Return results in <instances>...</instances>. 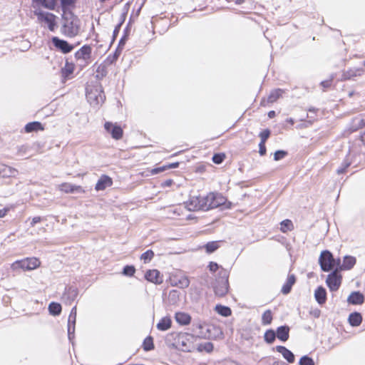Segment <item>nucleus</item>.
Segmentation results:
<instances>
[{
	"mask_svg": "<svg viewBox=\"0 0 365 365\" xmlns=\"http://www.w3.org/2000/svg\"><path fill=\"white\" fill-rule=\"evenodd\" d=\"M185 207L189 211H196L200 210L199 196L190 197L185 203Z\"/></svg>",
	"mask_w": 365,
	"mask_h": 365,
	"instance_id": "20",
	"label": "nucleus"
},
{
	"mask_svg": "<svg viewBox=\"0 0 365 365\" xmlns=\"http://www.w3.org/2000/svg\"><path fill=\"white\" fill-rule=\"evenodd\" d=\"M135 272V268L133 265H126L123 267V274L128 277H132Z\"/></svg>",
	"mask_w": 365,
	"mask_h": 365,
	"instance_id": "47",
	"label": "nucleus"
},
{
	"mask_svg": "<svg viewBox=\"0 0 365 365\" xmlns=\"http://www.w3.org/2000/svg\"><path fill=\"white\" fill-rule=\"evenodd\" d=\"M296 282V277L294 274H290L288 276L287 279L284 284L282 287V293L284 294H287L291 292L292 286Z\"/></svg>",
	"mask_w": 365,
	"mask_h": 365,
	"instance_id": "23",
	"label": "nucleus"
},
{
	"mask_svg": "<svg viewBox=\"0 0 365 365\" xmlns=\"http://www.w3.org/2000/svg\"><path fill=\"white\" fill-rule=\"evenodd\" d=\"M121 25H122V23H120V24H118V25L115 26V29L113 30V38H115L118 36V33L120 31Z\"/></svg>",
	"mask_w": 365,
	"mask_h": 365,
	"instance_id": "59",
	"label": "nucleus"
},
{
	"mask_svg": "<svg viewBox=\"0 0 365 365\" xmlns=\"http://www.w3.org/2000/svg\"><path fill=\"white\" fill-rule=\"evenodd\" d=\"M178 166H179V163L176 162V163H170V164L167 165L166 168H176Z\"/></svg>",
	"mask_w": 365,
	"mask_h": 365,
	"instance_id": "64",
	"label": "nucleus"
},
{
	"mask_svg": "<svg viewBox=\"0 0 365 365\" xmlns=\"http://www.w3.org/2000/svg\"><path fill=\"white\" fill-rule=\"evenodd\" d=\"M276 337L275 331L273 329L267 330L264 335V341L269 344H272L275 341Z\"/></svg>",
	"mask_w": 365,
	"mask_h": 365,
	"instance_id": "39",
	"label": "nucleus"
},
{
	"mask_svg": "<svg viewBox=\"0 0 365 365\" xmlns=\"http://www.w3.org/2000/svg\"><path fill=\"white\" fill-rule=\"evenodd\" d=\"M272 314L271 310H266L262 316V324L263 325H269L272 323Z\"/></svg>",
	"mask_w": 365,
	"mask_h": 365,
	"instance_id": "40",
	"label": "nucleus"
},
{
	"mask_svg": "<svg viewBox=\"0 0 365 365\" xmlns=\"http://www.w3.org/2000/svg\"><path fill=\"white\" fill-rule=\"evenodd\" d=\"M222 243H223V241H212L205 245L204 247L206 252L210 254L220 248Z\"/></svg>",
	"mask_w": 365,
	"mask_h": 365,
	"instance_id": "32",
	"label": "nucleus"
},
{
	"mask_svg": "<svg viewBox=\"0 0 365 365\" xmlns=\"http://www.w3.org/2000/svg\"><path fill=\"white\" fill-rule=\"evenodd\" d=\"M348 321L351 326L358 327L361 324L362 316L359 312H352L349 314Z\"/></svg>",
	"mask_w": 365,
	"mask_h": 365,
	"instance_id": "29",
	"label": "nucleus"
},
{
	"mask_svg": "<svg viewBox=\"0 0 365 365\" xmlns=\"http://www.w3.org/2000/svg\"><path fill=\"white\" fill-rule=\"evenodd\" d=\"M122 51L120 48H116L113 55H109L107 58V61L109 64L113 63L120 56Z\"/></svg>",
	"mask_w": 365,
	"mask_h": 365,
	"instance_id": "46",
	"label": "nucleus"
},
{
	"mask_svg": "<svg viewBox=\"0 0 365 365\" xmlns=\"http://www.w3.org/2000/svg\"><path fill=\"white\" fill-rule=\"evenodd\" d=\"M180 301V292L176 289H172L169 292L168 302L170 305H176Z\"/></svg>",
	"mask_w": 365,
	"mask_h": 365,
	"instance_id": "27",
	"label": "nucleus"
},
{
	"mask_svg": "<svg viewBox=\"0 0 365 365\" xmlns=\"http://www.w3.org/2000/svg\"><path fill=\"white\" fill-rule=\"evenodd\" d=\"M170 284L180 289H185L190 285V280L187 276L182 274H174L170 277Z\"/></svg>",
	"mask_w": 365,
	"mask_h": 365,
	"instance_id": "8",
	"label": "nucleus"
},
{
	"mask_svg": "<svg viewBox=\"0 0 365 365\" xmlns=\"http://www.w3.org/2000/svg\"><path fill=\"white\" fill-rule=\"evenodd\" d=\"M9 173L8 174L9 176H14L16 175V173H18V171L16 169L11 168L10 167L9 168Z\"/></svg>",
	"mask_w": 365,
	"mask_h": 365,
	"instance_id": "62",
	"label": "nucleus"
},
{
	"mask_svg": "<svg viewBox=\"0 0 365 365\" xmlns=\"http://www.w3.org/2000/svg\"><path fill=\"white\" fill-rule=\"evenodd\" d=\"M73 70H74V65L71 63H69L68 61H66L64 67H63L61 68V75L63 78H67L71 73H73Z\"/></svg>",
	"mask_w": 365,
	"mask_h": 365,
	"instance_id": "36",
	"label": "nucleus"
},
{
	"mask_svg": "<svg viewBox=\"0 0 365 365\" xmlns=\"http://www.w3.org/2000/svg\"><path fill=\"white\" fill-rule=\"evenodd\" d=\"M289 327L287 325L280 326L277 329L276 336L282 341L284 342L289 337Z\"/></svg>",
	"mask_w": 365,
	"mask_h": 365,
	"instance_id": "18",
	"label": "nucleus"
},
{
	"mask_svg": "<svg viewBox=\"0 0 365 365\" xmlns=\"http://www.w3.org/2000/svg\"><path fill=\"white\" fill-rule=\"evenodd\" d=\"M173 181L170 179L166 180L163 182V186L164 187H169L173 184Z\"/></svg>",
	"mask_w": 365,
	"mask_h": 365,
	"instance_id": "63",
	"label": "nucleus"
},
{
	"mask_svg": "<svg viewBox=\"0 0 365 365\" xmlns=\"http://www.w3.org/2000/svg\"><path fill=\"white\" fill-rule=\"evenodd\" d=\"M37 6H43L49 10H54L57 0H32Z\"/></svg>",
	"mask_w": 365,
	"mask_h": 365,
	"instance_id": "22",
	"label": "nucleus"
},
{
	"mask_svg": "<svg viewBox=\"0 0 365 365\" xmlns=\"http://www.w3.org/2000/svg\"><path fill=\"white\" fill-rule=\"evenodd\" d=\"M267 149L265 147V143H259V153L261 156H263L266 154Z\"/></svg>",
	"mask_w": 365,
	"mask_h": 365,
	"instance_id": "56",
	"label": "nucleus"
},
{
	"mask_svg": "<svg viewBox=\"0 0 365 365\" xmlns=\"http://www.w3.org/2000/svg\"><path fill=\"white\" fill-rule=\"evenodd\" d=\"M365 73L364 68H351L343 72L341 81L354 80L356 77H360Z\"/></svg>",
	"mask_w": 365,
	"mask_h": 365,
	"instance_id": "10",
	"label": "nucleus"
},
{
	"mask_svg": "<svg viewBox=\"0 0 365 365\" xmlns=\"http://www.w3.org/2000/svg\"><path fill=\"white\" fill-rule=\"evenodd\" d=\"M143 348L145 351H151L154 349L153 339L151 336H147L144 339Z\"/></svg>",
	"mask_w": 365,
	"mask_h": 365,
	"instance_id": "41",
	"label": "nucleus"
},
{
	"mask_svg": "<svg viewBox=\"0 0 365 365\" xmlns=\"http://www.w3.org/2000/svg\"><path fill=\"white\" fill-rule=\"evenodd\" d=\"M275 349L289 363H293L294 361L295 357L294 354L287 348L284 346H277Z\"/></svg>",
	"mask_w": 365,
	"mask_h": 365,
	"instance_id": "19",
	"label": "nucleus"
},
{
	"mask_svg": "<svg viewBox=\"0 0 365 365\" xmlns=\"http://www.w3.org/2000/svg\"><path fill=\"white\" fill-rule=\"evenodd\" d=\"M41 221V217L39 216H36L32 218V220L31 222V226L34 227L36 224L38 222H40Z\"/></svg>",
	"mask_w": 365,
	"mask_h": 365,
	"instance_id": "60",
	"label": "nucleus"
},
{
	"mask_svg": "<svg viewBox=\"0 0 365 365\" xmlns=\"http://www.w3.org/2000/svg\"><path fill=\"white\" fill-rule=\"evenodd\" d=\"M63 30L66 36L74 37L80 30V20L72 11L64 13Z\"/></svg>",
	"mask_w": 365,
	"mask_h": 365,
	"instance_id": "1",
	"label": "nucleus"
},
{
	"mask_svg": "<svg viewBox=\"0 0 365 365\" xmlns=\"http://www.w3.org/2000/svg\"><path fill=\"white\" fill-rule=\"evenodd\" d=\"M218 275V279L214 287L215 293L219 297H224L227 294L229 289V274L226 269H221Z\"/></svg>",
	"mask_w": 365,
	"mask_h": 365,
	"instance_id": "2",
	"label": "nucleus"
},
{
	"mask_svg": "<svg viewBox=\"0 0 365 365\" xmlns=\"http://www.w3.org/2000/svg\"><path fill=\"white\" fill-rule=\"evenodd\" d=\"M60 190L66 193H73L81 192L82 187L70 183H63L60 185Z\"/></svg>",
	"mask_w": 365,
	"mask_h": 365,
	"instance_id": "28",
	"label": "nucleus"
},
{
	"mask_svg": "<svg viewBox=\"0 0 365 365\" xmlns=\"http://www.w3.org/2000/svg\"><path fill=\"white\" fill-rule=\"evenodd\" d=\"M347 302L354 305L362 304L364 302V296L360 292H352L348 297Z\"/></svg>",
	"mask_w": 365,
	"mask_h": 365,
	"instance_id": "16",
	"label": "nucleus"
},
{
	"mask_svg": "<svg viewBox=\"0 0 365 365\" xmlns=\"http://www.w3.org/2000/svg\"><path fill=\"white\" fill-rule=\"evenodd\" d=\"M24 129L26 133H31L33 131H38V130H43V128L40 122L34 121V122L27 123L25 125Z\"/></svg>",
	"mask_w": 365,
	"mask_h": 365,
	"instance_id": "31",
	"label": "nucleus"
},
{
	"mask_svg": "<svg viewBox=\"0 0 365 365\" xmlns=\"http://www.w3.org/2000/svg\"><path fill=\"white\" fill-rule=\"evenodd\" d=\"M284 90L280 88H277L273 91H272L267 98V102L268 103H274L279 99L282 94L284 93Z\"/></svg>",
	"mask_w": 365,
	"mask_h": 365,
	"instance_id": "33",
	"label": "nucleus"
},
{
	"mask_svg": "<svg viewBox=\"0 0 365 365\" xmlns=\"http://www.w3.org/2000/svg\"><path fill=\"white\" fill-rule=\"evenodd\" d=\"M154 257V252L151 250H147L143 253L140 256V259L144 261L145 263L149 262Z\"/></svg>",
	"mask_w": 365,
	"mask_h": 365,
	"instance_id": "45",
	"label": "nucleus"
},
{
	"mask_svg": "<svg viewBox=\"0 0 365 365\" xmlns=\"http://www.w3.org/2000/svg\"><path fill=\"white\" fill-rule=\"evenodd\" d=\"M92 48L89 45L83 46L78 51L75 53V58L78 61H82L86 64L89 63L91 60Z\"/></svg>",
	"mask_w": 365,
	"mask_h": 365,
	"instance_id": "7",
	"label": "nucleus"
},
{
	"mask_svg": "<svg viewBox=\"0 0 365 365\" xmlns=\"http://www.w3.org/2000/svg\"><path fill=\"white\" fill-rule=\"evenodd\" d=\"M351 164V161L349 160V158L346 156V158L342 162L341 166L336 170V173L339 175L344 173L346 169L349 168Z\"/></svg>",
	"mask_w": 365,
	"mask_h": 365,
	"instance_id": "42",
	"label": "nucleus"
},
{
	"mask_svg": "<svg viewBox=\"0 0 365 365\" xmlns=\"http://www.w3.org/2000/svg\"><path fill=\"white\" fill-rule=\"evenodd\" d=\"M215 310L222 317H229L232 314L230 307L221 304L216 305Z\"/></svg>",
	"mask_w": 365,
	"mask_h": 365,
	"instance_id": "37",
	"label": "nucleus"
},
{
	"mask_svg": "<svg viewBox=\"0 0 365 365\" xmlns=\"http://www.w3.org/2000/svg\"><path fill=\"white\" fill-rule=\"evenodd\" d=\"M172 321L169 317L162 318L157 324L156 327L158 330L166 331L171 327Z\"/></svg>",
	"mask_w": 365,
	"mask_h": 365,
	"instance_id": "30",
	"label": "nucleus"
},
{
	"mask_svg": "<svg viewBox=\"0 0 365 365\" xmlns=\"http://www.w3.org/2000/svg\"><path fill=\"white\" fill-rule=\"evenodd\" d=\"M61 9L63 13L71 11L70 9L75 6L76 0H60Z\"/></svg>",
	"mask_w": 365,
	"mask_h": 365,
	"instance_id": "35",
	"label": "nucleus"
},
{
	"mask_svg": "<svg viewBox=\"0 0 365 365\" xmlns=\"http://www.w3.org/2000/svg\"><path fill=\"white\" fill-rule=\"evenodd\" d=\"M213 344L211 342H205L203 344H200L198 346L197 350L200 351H206L207 353H210L213 350Z\"/></svg>",
	"mask_w": 365,
	"mask_h": 365,
	"instance_id": "43",
	"label": "nucleus"
},
{
	"mask_svg": "<svg viewBox=\"0 0 365 365\" xmlns=\"http://www.w3.org/2000/svg\"><path fill=\"white\" fill-rule=\"evenodd\" d=\"M225 158V155L223 153H216L212 156V161L215 164H220L223 162Z\"/></svg>",
	"mask_w": 365,
	"mask_h": 365,
	"instance_id": "51",
	"label": "nucleus"
},
{
	"mask_svg": "<svg viewBox=\"0 0 365 365\" xmlns=\"http://www.w3.org/2000/svg\"><path fill=\"white\" fill-rule=\"evenodd\" d=\"M48 310L51 314L58 316L61 312V305L57 302H51L48 305Z\"/></svg>",
	"mask_w": 365,
	"mask_h": 365,
	"instance_id": "38",
	"label": "nucleus"
},
{
	"mask_svg": "<svg viewBox=\"0 0 365 365\" xmlns=\"http://www.w3.org/2000/svg\"><path fill=\"white\" fill-rule=\"evenodd\" d=\"M104 128L115 140H120L123 137V130L122 128L117 124H114L111 122H106Z\"/></svg>",
	"mask_w": 365,
	"mask_h": 365,
	"instance_id": "9",
	"label": "nucleus"
},
{
	"mask_svg": "<svg viewBox=\"0 0 365 365\" xmlns=\"http://www.w3.org/2000/svg\"><path fill=\"white\" fill-rule=\"evenodd\" d=\"M356 262V259L354 257L346 255L344 257L343 263L339 269L342 270H349L355 265Z\"/></svg>",
	"mask_w": 365,
	"mask_h": 365,
	"instance_id": "24",
	"label": "nucleus"
},
{
	"mask_svg": "<svg viewBox=\"0 0 365 365\" xmlns=\"http://www.w3.org/2000/svg\"><path fill=\"white\" fill-rule=\"evenodd\" d=\"M200 210L203 211L208 210V205L207 204V201L205 200V196H199Z\"/></svg>",
	"mask_w": 365,
	"mask_h": 365,
	"instance_id": "53",
	"label": "nucleus"
},
{
	"mask_svg": "<svg viewBox=\"0 0 365 365\" xmlns=\"http://www.w3.org/2000/svg\"><path fill=\"white\" fill-rule=\"evenodd\" d=\"M340 267H341L340 258L335 259L334 268V269H339V272L340 271L342 270V269H339Z\"/></svg>",
	"mask_w": 365,
	"mask_h": 365,
	"instance_id": "61",
	"label": "nucleus"
},
{
	"mask_svg": "<svg viewBox=\"0 0 365 365\" xmlns=\"http://www.w3.org/2000/svg\"><path fill=\"white\" fill-rule=\"evenodd\" d=\"M341 279L342 277L339 274V269H334L329 274H328L326 283L330 291L336 292L339 289L341 284Z\"/></svg>",
	"mask_w": 365,
	"mask_h": 365,
	"instance_id": "4",
	"label": "nucleus"
},
{
	"mask_svg": "<svg viewBox=\"0 0 365 365\" xmlns=\"http://www.w3.org/2000/svg\"><path fill=\"white\" fill-rule=\"evenodd\" d=\"M11 269L14 270L24 269L29 270V265H28L27 259L17 260L11 264Z\"/></svg>",
	"mask_w": 365,
	"mask_h": 365,
	"instance_id": "34",
	"label": "nucleus"
},
{
	"mask_svg": "<svg viewBox=\"0 0 365 365\" xmlns=\"http://www.w3.org/2000/svg\"><path fill=\"white\" fill-rule=\"evenodd\" d=\"M28 265H29V270L36 269L39 266L40 262L36 258H26Z\"/></svg>",
	"mask_w": 365,
	"mask_h": 365,
	"instance_id": "49",
	"label": "nucleus"
},
{
	"mask_svg": "<svg viewBox=\"0 0 365 365\" xmlns=\"http://www.w3.org/2000/svg\"><path fill=\"white\" fill-rule=\"evenodd\" d=\"M270 133L271 132L269 129H264L262 132H260L259 135L260 138V142L262 143H265L267 140L269 138Z\"/></svg>",
	"mask_w": 365,
	"mask_h": 365,
	"instance_id": "50",
	"label": "nucleus"
},
{
	"mask_svg": "<svg viewBox=\"0 0 365 365\" xmlns=\"http://www.w3.org/2000/svg\"><path fill=\"white\" fill-rule=\"evenodd\" d=\"M87 98L88 101H90L91 103H94L96 105H98L103 102L105 96L98 92V90H96L95 91H91L90 92L87 93Z\"/></svg>",
	"mask_w": 365,
	"mask_h": 365,
	"instance_id": "17",
	"label": "nucleus"
},
{
	"mask_svg": "<svg viewBox=\"0 0 365 365\" xmlns=\"http://www.w3.org/2000/svg\"><path fill=\"white\" fill-rule=\"evenodd\" d=\"M78 294V292L76 287H66L65 292L62 296V299L67 304H71L76 299Z\"/></svg>",
	"mask_w": 365,
	"mask_h": 365,
	"instance_id": "14",
	"label": "nucleus"
},
{
	"mask_svg": "<svg viewBox=\"0 0 365 365\" xmlns=\"http://www.w3.org/2000/svg\"><path fill=\"white\" fill-rule=\"evenodd\" d=\"M145 278L150 282L160 284L163 282V276L158 269L148 270L145 274Z\"/></svg>",
	"mask_w": 365,
	"mask_h": 365,
	"instance_id": "13",
	"label": "nucleus"
},
{
	"mask_svg": "<svg viewBox=\"0 0 365 365\" xmlns=\"http://www.w3.org/2000/svg\"><path fill=\"white\" fill-rule=\"evenodd\" d=\"M52 43L56 48L59 49L63 53H70L74 48V46L70 44L65 40L60 39L58 37H53Z\"/></svg>",
	"mask_w": 365,
	"mask_h": 365,
	"instance_id": "11",
	"label": "nucleus"
},
{
	"mask_svg": "<svg viewBox=\"0 0 365 365\" xmlns=\"http://www.w3.org/2000/svg\"><path fill=\"white\" fill-rule=\"evenodd\" d=\"M128 40V36L124 34L119 41L117 48H120V50L123 51V48Z\"/></svg>",
	"mask_w": 365,
	"mask_h": 365,
	"instance_id": "54",
	"label": "nucleus"
},
{
	"mask_svg": "<svg viewBox=\"0 0 365 365\" xmlns=\"http://www.w3.org/2000/svg\"><path fill=\"white\" fill-rule=\"evenodd\" d=\"M34 14L38 20L45 22L50 31H53L56 27V16L51 13L43 11H35Z\"/></svg>",
	"mask_w": 365,
	"mask_h": 365,
	"instance_id": "6",
	"label": "nucleus"
},
{
	"mask_svg": "<svg viewBox=\"0 0 365 365\" xmlns=\"http://www.w3.org/2000/svg\"><path fill=\"white\" fill-rule=\"evenodd\" d=\"M113 185V180L108 175H102L96 184L95 189L97 191L103 190L108 187H110Z\"/></svg>",
	"mask_w": 365,
	"mask_h": 365,
	"instance_id": "15",
	"label": "nucleus"
},
{
	"mask_svg": "<svg viewBox=\"0 0 365 365\" xmlns=\"http://www.w3.org/2000/svg\"><path fill=\"white\" fill-rule=\"evenodd\" d=\"M335 259L329 250H324L321 252L319 258L320 267L324 272H329L334 268Z\"/></svg>",
	"mask_w": 365,
	"mask_h": 365,
	"instance_id": "3",
	"label": "nucleus"
},
{
	"mask_svg": "<svg viewBox=\"0 0 365 365\" xmlns=\"http://www.w3.org/2000/svg\"><path fill=\"white\" fill-rule=\"evenodd\" d=\"M314 297L319 304H324L327 301L326 289L322 286L318 287L314 292Z\"/></svg>",
	"mask_w": 365,
	"mask_h": 365,
	"instance_id": "21",
	"label": "nucleus"
},
{
	"mask_svg": "<svg viewBox=\"0 0 365 365\" xmlns=\"http://www.w3.org/2000/svg\"><path fill=\"white\" fill-rule=\"evenodd\" d=\"M167 169L166 168V165H164V166H162V167H159V168H154L153 170H152V173L153 174H158L160 172H163L164 170H165Z\"/></svg>",
	"mask_w": 365,
	"mask_h": 365,
	"instance_id": "58",
	"label": "nucleus"
},
{
	"mask_svg": "<svg viewBox=\"0 0 365 365\" xmlns=\"http://www.w3.org/2000/svg\"><path fill=\"white\" fill-rule=\"evenodd\" d=\"M299 365H314V360L307 355L301 357L299 361Z\"/></svg>",
	"mask_w": 365,
	"mask_h": 365,
	"instance_id": "48",
	"label": "nucleus"
},
{
	"mask_svg": "<svg viewBox=\"0 0 365 365\" xmlns=\"http://www.w3.org/2000/svg\"><path fill=\"white\" fill-rule=\"evenodd\" d=\"M208 267L210 272H215L219 269V265L216 262H210Z\"/></svg>",
	"mask_w": 365,
	"mask_h": 365,
	"instance_id": "57",
	"label": "nucleus"
},
{
	"mask_svg": "<svg viewBox=\"0 0 365 365\" xmlns=\"http://www.w3.org/2000/svg\"><path fill=\"white\" fill-rule=\"evenodd\" d=\"M205 200L207 202L209 210L224 205L226 202V198L220 193L210 192L205 196Z\"/></svg>",
	"mask_w": 365,
	"mask_h": 365,
	"instance_id": "5",
	"label": "nucleus"
},
{
	"mask_svg": "<svg viewBox=\"0 0 365 365\" xmlns=\"http://www.w3.org/2000/svg\"><path fill=\"white\" fill-rule=\"evenodd\" d=\"M287 155V152L282 150H277L274 154V160L277 161L283 159Z\"/></svg>",
	"mask_w": 365,
	"mask_h": 365,
	"instance_id": "52",
	"label": "nucleus"
},
{
	"mask_svg": "<svg viewBox=\"0 0 365 365\" xmlns=\"http://www.w3.org/2000/svg\"><path fill=\"white\" fill-rule=\"evenodd\" d=\"M194 331L197 336L200 338H207L209 336V330L207 329L205 331V325L202 323L194 324Z\"/></svg>",
	"mask_w": 365,
	"mask_h": 365,
	"instance_id": "25",
	"label": "nucleus"
},
{
	"mask_svg": "<svg viewBox=\"0 0 365 365\" xmlns=\"http://www.w3.org/2000/svg\"><path fill=\"white\" fill-rule=\"evenodd\" d=\"M175 318L176 322L180 325H187L191 322V317L185 312H177Z\"/></svg>",
	"mask_w": 365,
	"mask_h": 365,
	"instance_id": "26",
	"label": "nucleus"
},
{
	"mask_svg": "<svg viewBox=\"0 0 365 365\" xmlns=\"http://www.w3.org/2000/svg\"><path fill=\"white\" fill-rule=\"evenodd\" d=\"M293 228L292 222L289 220H284L281 222V231L282 232H286L289 230H292Z\"/></svg>",
	"mask_w": 365,
	"mask_h": 365,
	"instance_id": "44",
	"label": "nucleus"
},
{
	"mask_svg": "<svg viewBox=\"0 0 365 365\" xmlns=\"http://www.w3.org/2000/svg\"><path fill=\"white\" fill-rule=\"evenodd\" d=\"M334 78V74H332L329 79L322 81L321 86L324 88H327L330 87Z\"/></svg>",
	"mask_w": 365,
	"mask_h": 365,
	"instance_id": "55",
	"label": "nucleus"
},
{
	"mask_svg": "<svg viewBox=\"0 0 365 365\" xmlns=\"http://www.w3.org/2000/svg\"><path fill=\"white\" fill-rule=\"evenodd\" d=\"M76 320V307H73L68 319V337L70 341L74 338L75 325Z\"/></svg>",
	"mask_w": 365,
	"mask_h": 365,
	"instance_id": "12",
	"label": "nucleus"
}]
</instances>
